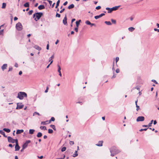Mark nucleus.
Here are the masks:
<instances>
[{
    "mask_svg": "<svg viewBox=\"0 0 159 159\" xmlns=\"http://www.w3.org/2000/svg\"><path fill=\"white\" fill-rule=\"evenodd\" d=\"M27 94L24 92H20L18 93L17 98L20 100L23 99L24 97H27Z\"/></svg>",
    "mask_w": 159,
    "mask_h": 159,
    "instance_id": "nucleus-1",
    "label": "nucleus"
},
{
    "mask_svg": "<svg viewBox=\"0 0 159 159\" xmlns=\"http://www.w3.org/2000/svg\"><path fill=\"white\" fill-rule=\"evenodd\" d=\"M43 15V13L42 12L35 13L33 15V17L34 18H35L34 20L36 21H37L40 19Z\"/></svg>",
    "mask_w": 159,
    "mask_h": 159,
    "instance_id": "nucleus-2",
    "label": "nucleus"
},
{
    "mask_svg": "<svg viewBox=\"0 0 159 159\" xmlns=\"http://www.w3.org/2000/svg\"><path fill=\"white\" fill-rule=\"evenodd\" d=\"M110 152H113L114 154H117L120 152V151L117 149L115 146L112 147L110 149Z\"/></svg>",
    "mask_w": 159,
    "mask_h": 159,
    "instance_id": "nucleus-3",
    "label": "nucleus"
},
{
    "mask_svg": "<svg viewBox=\"0 0 159 159\" xmlns=\"http://www.w3.org/2000/svg\"><path fill=\"white\" fill-rule=\"evenodd\" d=\"M22 26L20 22L17 23L16 26V30L18 31H20L22 29Z\"/></svg>",
    "mask_w": 159,
    "mask_h": 159,
    "instance_id": "nucleus-4",
    "label": "nucleus"
},
{
    "mask_svg": "<svg viewBox=\"0 0 159 159\" xmlns=\"http://www.w3.org/2000/svg\"><path fill=\"white\" fill-rule=\"evenodd\" d=\"M7 139L8 140V142L9 143H16V139H13L10 136H8L7 137Z\"/></svg>",
    "mask_w": 159,
    "mask_h": 159,
    "instance_id": "nucleus-5",
    "label": "nucleus"
},
{
    "mask_svg": "<svg viewBox=\"0 0 159 159\" xmlns=\"http://www.w3.org/2000/svg\"><path fill=\"white\" fill-rule=\"evenodd\" d=\"M24 105L21 103H17V107L16 109H20L23 108Z\"/></svg>",
    "mask_w": 159,
    "mask_h": 159,
    "instance_id": "nucleus-6",
    "label": "nucleus"
},
{
    "mask_svg": "<svg viewBox=\"0 0 159 159\" xmlns=\"http://www.w3.org/2000/svg\"><path fill=\"white\" fill-rule=\"evenodd\" d=\"M144 117L143 116H139L137 117L136 119L137 122L143 121L144 120Z\"/></svg>",
    "mask_w": 159,
    "mask_h": 159,
    "instance_id": "nucleus-7",
    "label": "nucleus"
},
{
    "mask_svg": "<svg viewBox=\"0 0 159 159\" xmlns=\"http://www.w3.org/2000/svg\"><path fill=\"white\" fill-rule=\"evenodd\" d=\"M16 146H15V151H18L20 149V147L19 146L18 144V140L17 139H16Z\"/></svg>",
    "mask_w": 159,
    "mask_h": 159,
    "instance_id": "nucleus-8",
    "label": "nucleus"
},
{
    "mask_svg": "<svg viewBox=\"0 0 159 159\" xmlns=\"http://www.w3.org/2000/svg\"><path fill=\"white\" fill-rule=\"evenodd\" d=\"M67 18L66 17V14L65 16L62 21V22H63V23L64 25H67Z\"/></svg>",
    "mask_w": 159,
    "mask_h": 159,
    "instance_id": "nucleus-9",
    "label": "nucleus"
},
{
    "mask_svg": "<svg viewBox=\"0 0 159 159\" xmlns=\"http://www.w3.org/2000/svg\"><path fill=\"white\" fill-rule=\"evenodd\" d=\"M105 14L104 13H102L101 14H100V15H98V16H95L94 17V18L96 19H98V18L102 17V16H103L105 15Z\"/></svg>",
    "mask_w": 159,
    "mask_h": 159,
    "instance_id": "nucleus-10",
    "label": "nucleus"
},
{
    "mask_svg": "<svg viewBox=\"0 0 159 159\" xmlns=\"http://www.w3.org/2000/svg\"><path fill=\"white\" fill-rule=\"evenodd\" d=\"M103 143V141H100L98 142V143L96 144V145L99 147L102 146Z\"/></svg>",
    "mask_w": 159,
    "mask_h": 159,
    "instance_id": "nucleus-11",
    "label": "nucleus"
},
{
    "mask_svg": "<svg viewBox=\"0 0 159 159\" xmlns=\"http://www.w3.org/2000/svg\"><path fill=\"white\" fill-rule=\"evenodd\" d=\"M33 47L35 48V49L39 50L40 51L41 50V48L39 47V46L35 45Z\"/></svg>",
    "mask_w": 159,
    "mask_h": 159,
    "instance_id": "nucleus-12",
    "label": "nucleus"
},
{
    "mask_svg": "<svg viewBox=\"0 0 159 159\" xmlns=\"http://www.w3.org/2000/svg\"><path fill=\"white\" fill-rule=\"evenodd\" d=\"M7 65V64H4L2 66L1 68L2 70H4L6 69Z\"/></svg>",
    "mask_w": 159,
    "mask_h": 159,
    "instance_id": "nucleus-13",
    "label": "nucleus"
},
{
    "mask_svg": "<svg viewBox=\"0 0 159 159\" xmlns=\"http://www.w3.org/2000/svg\"><path fill=\"white\" fill-rule=\"evenodd\" d=\"M49 123L48 120H46L45 121H42L41 122V125H46L48 124H49Z\"/></svg>",
    "mask_w": 159,
    "mask_h": 159,
    "instance_id": "nucleus-14",
    "label": "nucleus"
},
{
    "mask_svg": "<svg viewBox=\"0 0 159 159\" xmlns=\"http://www.w3.org/2000/svg\"><path fill=\"white\" fill-rule=\"evenodd\" d=\"M24 132V130L23 129H18L17 130L16 132V134H20L21 133H23Z\"/></svg>",
    "mask_w": 159,
    "mask_h": 159,
    "instance_id": "nucleus-15",
    "label": "nucleus"
},
{
    "mask_svg": "<svg viewBox=\"0 0 159 159\" xmlns=\"http://www.w3.org/2000/svg\"><path fill=\"white\" fill-rule=\"evenodd\" d=\"M39 10H42L45 8V6L43 5H40L38 7Z\"/></svg>",
    "mask_w": 159,
    "mask_h": 159,
    "instance_id": "nucleus-16",
    "label": "nucleus"
},
{
    "mask_svg": "<svg viewBox=\"0 0 159 159\" xmlns=\"http://www.w3.org/2000/svg\"><path fill=\"white\" fill-rule=\"evenodd\" d=\"M0 134L3 135V136L5 137H7V136L5 135V134L3 130H0Z\"/></svg>",
    "mask_w": 159,
    "mask_h": 159,
    "instance_id": "nucleus-17",
    "label": "nucleus"
},
{
    "mask_svg": "<svg viewBox=\"0 0 159 159\" xmlns=\"http://www.w3.org/2000/svg\"><path fill=\"white\" fill-rule=\"evenodd\" d=\"M75 7V6L74 5V4H71L70 5V6H69L68 7V8L70 9H71L72 8H73Z\"/></svg>",
    "mask_w": 159,
    "mask_h": 159,
    "instance_id": "nucleus-18",
    "label": "nucleus"
},
{
    "mask_svg": "<svg viewBox=\"0 0 159 159\" xmlns=\"http://www.w3.org/2000/svg\"><path fill=\"white\" fill-rule=\"evenodd\" d=\"M28 144L26 143H25L23 145L22 147L23 149H25L28 146Z\"/></svg>",
    "mask_w": 159,
    "mask_h": 159,
    "instance_id": "nucleus-19",
    "label": "nucleus"
},
{
    "mask_svg": "<svg viewBox=\"0 0 159 159\" xmlns=\"http://www.w3.org/2000/svg\"><path fill=\"white\" fill-rule=\"evenodd\" d=\"M35 130L34 129H30L29 130V133L30 134H34V132Z\"/></svg>",
    "mask_w": 159,
    "mask_h": 159,
    "instance_id": "nucleus-20",
    "label": "nucleus"
},
{
    "mask_svg": "<svg viewBox=\"0 0 159 159\" xmlns=\"http://www.w3.org/2000/svg\"><path fill=\"white\" fill-rule=\"evenodd\" d=\"M78 154L77 153V151H75V152L73 154L72 156L73 157H77V156H78Z\"/></svg>",
    "mask_w": 159,
    "mask_h": 159,
    "instance_id": "nucleus-21",
    "label": "nucleus"
},
{
    "mask_svg": "<svg viewBox=\"0 0 159 159\" xmlns=\"http://www.w3.org/2000/svg\"><path fill=\"white\" fill-rule=\"evenodd\" d=\"M42 133L41 132H39L37 134V136L38 138H40L42 136Z\"/></svg>",
    "mask_w": 159,
    "mask_h": 159,
    "instance_id": "nucleus-22",
    "label": "nucleus"
},
{
    "mask_svg": "<svg viewBox=\"0 0 159 159\" xmlns=\"http://www.w3.org/2000/svg\"><path fill=\"white\" fill-rule=\"evenodd\" d=\"M3 130L5 131L7 133H9L10 132V130L8 129L7 128H4L3 129Z\"/></svg>",
    "mask_w": 159,
    "mask_h": 159,
    "instance_id": "nucleus-23",
    "label": "nucleus"
},
{
    "mask_svg": "<svg viewBox=\"0 0 159 159\" xmlns=\"http://www.w3.org/2000/svg\"><path fill=\"white\" fill-rule=\"evenodd\" d=\"M81 21V20H79L78 21H76V26L78 27L79 25L80 24V23Z\"/></svg>",
    "mask_w": 159,
    "mask_h": 159,
    "instance_id": "nucleus-24",
    "label": "nucleus"
},
{
    "mask_svg": "<svg viewBox=\"0 0 159 159\" xmlns=\"http://www.w3.org/2000/svg\"><path fill=\"white\" fill-rule=\"evenodd\" d=\"M24 6L25 7H29V3L28 2H26L24 5Z\"/></svg>",
    "mask_w": 159,
    "mask_h": 159,
    "instance_id": "nucleus-25",
    "label": "nucleus"
},
{
    "mask_svg": "<svg viewBox=\"0 0 159 159\" xmlns=\"http://www.w3.org/2000/svg\"><path fill=\"white\" fill-rule=\"evenodd\" d=\"M134 29H135L133 27H129L128 28V30L131 32L133 31Z\"/></svg>",
    "mask_w": 159,
    "mask_h": 159,
    "instance_id": "nucleus-26",
    "label": "nucleus"
},
{
    "mask_svg": "<svg viewBox=\"0 0 159 159\" xmlns=\"http://www.w3.org/2000/svg\"><path fill=\"white\" fill-rule=\"evenodd\" d=\"M55 120V118L54 117H52L51 119L48 120L49 123H50L52 121H54Z\"/></svg>",
    "mask_w": 159,
    "mask_h": 159,
    "instance_id": "nucleus-27",
    "label": "nucleus"
},
{
    "mask_svg": "<svg viewBox=\"0 0 159 159\" xmlns=\"http://www.w3.org/2000/svg\"><path fill=\"white\" fill-rule=\"evenodd\" d=\"M105 23L107 25H111V23L109 21H105Z\"/></svg>",
    "mask_w": 159,
    "mask_h": 159,
    "instance_id": "nucleus-28",
    "label": "nucleus"
},
{
    "mask_svg": "<svg viewBox=\"0 0 159 159\" xmlns=\"http://www.w3.org/2000/svg\"><path fill=\"white\" fill-rule=\"evenodd\" d=\"M50 126L51 128L53 129L54 130H56V128L55 126L54 125H50Z\"/></svg>",
    "mask_w": 159,
    "mask_h": 159,
    "instance_id": "nucleus-29",
    "label": "nucleus"
},
{
    "mask_svg": "<svg viewBox=\"0 0 159 159\" xmlns=\"http://www.w3.org/2000/svg\"><path fill=\"white\" fill-rule=\"evenodd\" d=\"M40 129L42 130H46V127L44 126H40Z\"/></svg>",
    "mask_w": 159,
    "mask_h": 159,
    "instance_id": "nucleus-30",
    "label": "nucleus"
},
{
    "mask_svg": "<svg viewBox=\"0 0 159 159\" xmlns=\"http://www.w3.org/2000/svg\"><path fill=\"white\" fill-rule=\"evenodd\" d=\"M54 58V55H53L52 56L50 57L49 59V61L51 62V61L52 60V59H53Z\"/></svg>",
    "mask_w": 159,
    "mask_h": 159,
    "instance_id": "nucleus-31",
    "label": "nucleus"
},
{
    "mask_svg": "<svg viewBox=\"0 0 159 159\" xmlns=\"http://www.w3.org/2000/svg\"><path fill=\"white\" fill-rule=\"evenodd\" d=\"M6 6V4L5 3H2V8L4 9L5 8Z\"/></svg>",
    "mask_w": 159,
    "mask_h": 159,
    "instance_id": "nucleus-32",
    "label": "nucleus"
},
{
    "mask_svg": "<svg viewBox=\"0 0 159 159\" xmlns=\"http://www.w3.org/2000/svg\"><path fill=\"white\" fill-rule=\"evenodd\" d=\"M60 2V0H58V1H57V2L56 5L55 7V8H57V7L59 6Z\"/></svg>",
    "mask_w": 159,
    "mask_h": 159,
    "instance_id": "nucleus-33",
    "label": "nucleus"
},
{
    "mask_svg": "<svg viewBox=\"0 0 159 159\" xmlns=\"http://www.w3.org/2000/svg\"><path fill=\"white\" fill-rule=\"evenodd\" d=\"M120 7V6H115V7H113V9H114V11H116V10H117L118 8H119Z\"/></svg>",
    "mask_w": 159,
    "mask_h": 159,
    "instance_id": "nucleus-34",
    "label": "nucleus"
},
{
    "mask_svg": "<svg viewBox=\"0 0 159 159\" xmlns=\"http://www.w3.org/2000/svg\"><path fill=\"white\" fill-rule=\"evenodd\" d=\"M57 67H58V71L59 73L61 72V68L59 65H57Z\"/></svg>",
    "mask_w": 159,
    "mask_h": 159,
    "instance_id": "nucleus-35",
    "label": "nucleus"
},
{
    "mask_svg": "<svg viewBox=\"0 0 159 159\" xmlns=\"http://www.w3.org/2000/svg\"><path fill=\"white\" fill-rule=\"evenodd\" d=\"M153 122V120H152L150 122L149 124L148 125V127H150L152 126V124Z\"/></svg>",
    "mask_w": 159,
    "mask_h": 159,
    "instance_id": "nucleus-36",
    "label": "nucleus"
},
{
    "mask_svg": "<svg viewBox=\"0 0 159 159\" xmlns=\"http://www.w3.org/2000/svg\"><path fill=\"white\" fill-rule=\"evenodd\" d=\"M53 132V131L52 129H49L48 130V133L49 134H52Z\"/></svg>",
    "mask_w": 159,
    "mask_h": 159,
    "instance_id": "nucleus-37",
    "label": "nucleus"
},
{
    "mask_svg": "<svg viewBox=\"0 0 159 159\" xmlns=\"http://www.w3.org/2000/svg\"><path fill=\"white\" fill-rule=\"evenodd\" d=\"M33 12V10H30V11L28 12V14L29 15H31L32 14V13Z\"/></svg>",
    "mask_w": 159,
    "mask_h": 159,
    "instance_id": "nucleus-38",
    "label": "nucleus"
},
{
    "mask_svg": "<svg viewBox=\"0 0 159 159\" xmlns=\"http://www.w3.org/2000/svg\"><path fill=\"white\" fill-rule=\"evenodd\" d=\"M85 23L88 25H90L91 22L89 20H87L85 21Z\"/></svg>",
    "mask_w": 159,
    "mask_h": 159,
    "instance_id": "nucleus-39",
    "label": "nucleus"
},
{
    "mask_svg": "<svg viewBox=\"0 0 159 159\" xmlns=\"http://www.w3.org/2000/svg\"><path fill=\"white\" fill-rule=\"evenodd\" d=\"M36 114H37L38 116L40 115V114L39 113L37 112H34L33 114V116H34Z\"/></svg>",
    "mask_w": 159,
    "mask_h": 159,
    "instance_id": "nucleus-40",
    "label": "nucleus"
},
{
    "mask_svg": "<svg viewBox=\"0 0 159 159\" xmlns=\"http://www.w3.org/2000/svg\"><path fill=\"white\" fill-rule=\"evenodd\" d=\"M106 9H110L111 11V12L113 11H114L113 7L112 8H110L109 7H107V8H106Z\"/></svg>",
    "mask_w": 159,
    "mask_h": 159,
    "instance_id": "nucleus-41",
    "label": "nucleus"
},
{
    "mask_svg": "<svg viewBox=\"0 0 159 159\" xmlns=\"http://www.w3.org/2000/svg\"><path fill=\"white\" fill-rule=\"evenodd\" d=\"M66 150V148L65 147H64L61 148V151L62 152H64V151H65Z\"/></svg>",
    "mask_w": 159,
    "mask_h": 159,
    "instance_id": "nucleus-42",
    "label": "nucleus"
},
{
    "mask_svg": "<svg viewBox=\"0 0 159 159\" xmlns=\"http://www.w3.org/2000/svg\"><path fill=\"white\" fill-rule=\"evenodd\" d=\"M111 21L114 24H116V21L115 20H113V19H111Z\"/></svg>",
    "mask_w": 159,
    "mask_h": 159,
    "instance_id": "nucleus-43",
    "label": "nucleus"
},
{
    "mask_svg": "<svg viewBox=\"0 0 159 159\" xmlns=\"http://www.w3.org/2000/svg\"><path fill=\"white\" fill-rule=\"evenodd\" d=\"M148 128H145V129H140L139 130V131H146L147 130V129Z\"/></svg>",
    "mask_w": 159,
    "mask_h": 159,
    "instance_id": "nucleus-44",
    "label": "nucleus"
},
{
    "mask_svg": "<svg viewBox=\"0 0 159 159\" xmlns=\"http://www.w3.org/2000/svg\"><path fill=\"white\" fill-rule=\"evenodd\" d=\"M136 106L137 107L136 110L137 111H138L140 109L139 107V106H138L137 104H136Z\"/></svg>",
    "mask_w": 159,
    "mask_h": 159,
    "instance_id": "nucleus-45",
    "label": "nucleus"
},
{
    "mask_svg": "<svg viewBox=\"0 0 159 159\" xmlns=\"http://www.w3.org/2000/svg\"><path fill=\"white\" fill-rule=\"evenodd\" d=\"M119 60V58L118 57H116V62L117 63Z\"/></svg>",
    "mask_w": 159,
    "mask_h": 159,
    "instance_id": "nucleus-46",
    "label": "nucleus"
},
{
    "mask_svg": "<svg viewBox=\"0 0 159 159\" xmlns=\"http://www.w3.org/2000/svg\"><path fill=\"white\" fill-rule=\"evenodd\" d=\"M30 142H31L30 140H27L25 142V143L28 145V143H30Z\"/></svg>",
    "mask_w": 159,
    "mask_h": 159,
    "instance_id": "nucleus-47",
    "label": "nucleus"
},
{
    "mask_svg": "<svg viewBox=\"0 0 159 159\" xmlns=\"http://www.w3.org/2000/svg\"><path fill=\"white\" fill-rule=\"evenodd\" d=\"M56 16V17H57L59 18L60 17L61 15L60 14H59L58 13H57Z\"/></svg>",
    "mask_w": 159,
    "mask_h": 159,
    "instance_id": "nucleus-48",
    "label": "nucleus"
},
{
    "mask_svg": "<svg viewBox=\"0 0 159 159\" xmlns=\"http://www.w3.org/2000/svg\"><path fill=\"white\" fill-rule=\"evenodd\" d=\"M101 8V7L100 6H98L96 7V9L97 10H99Z\"/></svg>",
    "mask_w": 159,
    "mask_h": 159,
    "instance_id": "nucleus-49",
    "label": "nucleus"
},
{
    "mask_svg": "<svg viewBox=\"0 0 159 159\" xmlns=\"http://www.w3.org/2000/svg\"><path fill=\"white\" fill-rule=\"evenodd\" d=\"M53 62V60H52L51 62H50V63L47 66V68H49L50 65Z\"/></svg>",
    "mask_w": 159,
    "mask_h": 159,
    "instance_id": "nucleus-50",
    "label": "nucleus"
},
{
    "mask_svg": "<svg viewBox=\"0 0 159 159\" xmlns=\"http://www.w3.org/2000/svg\"><path fill=\"white\" fill-rule=\"evenodd\" d=\"M12 70V67L11 66H10L9 68V69L8 71H10Z\"/></svg>",
    "mask_w": 159,
    "mask_h": 159,
    "instance_id": "nucleus-51",
    "label": "nucleus"
},
{
    "mask_svg": "<svg viewBox=\"0 0 159 159\" xmlns=\"http://www.w3.org/2000/svg\"><path fill=\"white\" fill-rule=\"evenodd\" d=\"M70 144L71 145H72L74 144V142L73 141H70Z\"/></svg>",
    "mask_w": 159,
    "mask_h": 159,
    "instance_id": "nucleus-52",
    "label": "nucleus"
},
{
    "mask_svg": "<svg viewBox=\"0 0 159 159\" xmlns=\"http://www.w3.org/2000/svg\"><path fill=\"white\" fill-rule=\"evenodd\" d=\"M152 82H154L155 84H158V83L156 81V80H152Z\"/></svg>",
    "mask_w": 159,
    "mask_h": 159,
    "instance_id": "nucleus-53",
    "label": "nucleus"
},
{
    "mask_svg": "<svg viewBox=\"0 0 159 159\" xmlns=\"http://www.w3.org/2000/svg\"><path fill=\"white\" fill-rule=\"evenodd\" d=\"M78 27H76L75 29V30L76 32H78Z\"/></svg>",
    "mask_w": 159,
    "mask_h": 159,
    "instance_id": "nucleus-54",
    "label": "nucleus"
},
{
    "mask_svg": "<svg viewBox=\"0 0 159 159\" xmlns=\"http://www.w3.org/2000/svg\"><path fill=\"white\" fill-rule=\"evenodd\" d=\"M3 30H0V35H2L3 34Z\"/></svg>",
    "mask_w": 159,
    "mask_h": 159,
    "instance_id": "nucleus-55",
    "label": "nucleus"
},
{
    "mask_svg": "<svg viewBox=\"0 0 159 159\" xmlns=\"http://www.w3.org/2000/svg\"><path fill=\"white\" fill-rule=\"evenodd\" d=\"M111 156L113 157L115 155H116V154H114L113 152H111Z\"/></svg>",
    "mask_w": 159,
    "mask_h": 159,
    "instance_id": "nucleus-56",
    "label": "nucleus"
},
{
    "mask_svg": "<svg viewBox=\"0 0 159 159\" xmlns=\"http://www.w3.org/2000/svg\"><path fill=\"white\" fill-rule=\"evenodd\" d=\"M65 8H63L62 9L60 12V13H62L65 10Z\"/></svg>",
    "mask_w": 159,
    "mask_h": 159,
    "instance_id": "nucleus-57",
    "label": "nucleus"
},
{
    "mask_svg": "<svg viewBox=\"0 0 159 159\" xmlns=\"http://www.w3.org/2000/svg\"><path fill=\"white\" fill-rule=\"evenodd\" d=\"M90 25H91V27H92L93 26H96L95 24H93V23H91V24Z\"/></svg>",
    "mask_w": 159,
    "mask_h": 159,
    "instance_id": "nucleus-58",
    "label": "nucleus"
},
{
    "mask_svg": "<svg viewBox=\"0 0 159 159\" xmlns=\"http://www.w3.org/2000/svg\"><path fill=\"white\" fill-rule=\"evenodd\" d=\"M154 30L155 31H157L158 32H159V29H158L156 28H154Z\"/></svg>",
    "mask_w": 159,
    "mask_h": 159,
    "instance_id": "nucleus-59",
    "label": "nucleus"
},
{
    "mask_svg": "<svg viewBox=\"0 0 159 159\" xmlns=\"http://www.w3.org/2000/svg\"><path fill=\"white\" fill-rule=\"evenodd\" d=\"M116 72L117 73H119L120 72V70L119 69H117L116 70Z\"/></svg>",
    "mask_w": 159,
    "mask_h": 159,
    "instance_id": "nucleus-60",
    "label": "nucleus"
},
{
    "mask_svg": "<svg viewBox=\"0 0 159 159\" xmlns=\"http://www.w3.org/2000/svg\"><path fill=\"white\" fill-rule=\"evenodd\" d=\"M14 145H12V144H9L8 145V146L10 147H12L13 146H14Z\"/></svg>",
    "mask_w": 159,
    "mask_h": 159,
    "instance_id": "nucleus-61",
    "label": "nucleus"
},
{
    "mask_svg": "<svg viewBox=\"0 0 159 159\" xmlns=\"http://www.w3.org/2000/svg\"><path fill=\"white\" fill-rule=\"evenodd\" d=\"M48 1L49 2V4L51 5L52 3V2L50 0H48Z\"/></svg>",
    "mask_w": 159,
    "mask_h": 159,
    "instance_id": "nucleus-62",
    "label": "nucleus"
},
{
    "mask_svg": "<svg viewBox=\"0 0 159 159\" xmlns=\"http://www.w3.org/2000/svg\"><path fill=\"white\" fill-rule=\"evenodd\" d=\"M68 3V2L67 1H66L64 3H63V5L64 6H66L67 5V4Z\"/></svg>",
    "mask_w": 159,
    "mask_h": 159,
    "instance_id": "nucleus-63",
    "label": "nucleus"
},
{
    "mask_svg": "<svg viewBox=\"0 0 159 159\" xmlns=\"http://www.w3.org/2000/svg\"><path fill=\"white\" fill-rule=\"evenodd\" d=\"M15 66L16 67H18V64L17 63H16L15 64Z\"/></svg>",
    "mask_w": 159,
    "mask_h": 159,
    "instance_id": "nucleus-64",
    "label": "nucleus"
}]
</instances>
